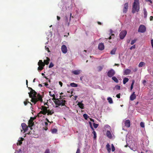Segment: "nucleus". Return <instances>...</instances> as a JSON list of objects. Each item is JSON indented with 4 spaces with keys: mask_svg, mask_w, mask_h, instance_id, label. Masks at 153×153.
Returning a JSON list of instances; mask_svg holds the SVG:
<instances>
[{
    "mask_svg": "<svg viewBox=\"0 0 153 153\" xmlns=\"http://www.w3.org/2000/svg\"><path fill=\"white\" fill-rule=\"evenodd\" d=\"M54 102L56 105L55 106L56 108H58L59 106L61 105V106H65L68 109L69 108L68 107L65 105V104H67V101L62 98L60 97L59 99H56L55 101H54Z\"/></svg>",
    "mask_w": 153,
    "mask_h": 153,
    "instance_id": "1",
    "label": "nucleus"
},
{
    "mask_svg": "<svg viewBox=\"0 0 153 153\" xmlns=\"http://www.w3.org/2000/svg\"><path fill=\"white\" fill-rule=\"evenodd\" d=\"M140 3L139 0H134L132 5V12L134 13L136 12H138L140 10Z\"/></svg>",
    "mask_w": 153,
    "mask_h": 153,
    "instance_id": "2",
    "label": "nucleus"
},
{
    "mask_svg": "<svg viewBox=\"0 0 153 153\" xmlns=\"http://www.w3.org/2000/svg\"><path fill=\"white\" fill-rule=\"evenodd\" d=\"M36 95V94L35 95H33L32 97H30L31 98V101L34 104H36L38 101H40L41 102H43L42 96L39 94H38L37 95L38 97L37 98Z\"/></svg>",
    "mask_w": 153,
    "mask_h": 153,
    "instance_id": "3",
    "label": "nucleus"
},
{
    "mask_svg": "<svg viewBox=\"0 0 153 153\" xmlns=\"http://www.w3.org/2000/svg\"><path fill=\"white\" fill-rule=\"evenodd\" d=\"M38 65L39 66L38 68V70L40 71L43 69L44 67L45 66V64H44L42 60H40L39 61Z\"/></svg>",
    "mask_w": 153,
    "mask_h": 153,
    "instance_id": "4",
    "label": "nucleus"
},
{
    "mask_svg": "<svg viewBox=\"0 0 153 153\" xmlns=\"http://www.w3.org/2000/svg\"><path fill=\"white\" fill-rule=\"evenodd\" d=\"M41 110L42 111H40V113H42L44 115H45L48 112V110L47 109L48 107L46 106H41Z\"/></svg>",
    "mask_w": 153,
    "mask_h": 153,
    "instance_id": "5",
    "label": "nucleus"
},
{
    "mask_svg": "<svg viewBox=\"0 0 153 153\" xmlns=\"http://www.w3.org/2000/svg\"><path fill=\"white\" fill-rule=\"evenodd\" d=\"M146 27L145 25H140L139 27L138 31L139 32L143 33L146 31Z\"/></svg>",
    "mask_w": 153,
    "mask_h": 153,
    "instance_id": "6",
    "label": "nucleus"
},
{
    "mask_svg": "<svg viewBox=\"0 0 153 153\" xmlns=\"http://www.w3.org/2000/svg\"><path fill=\"white\" fill-rule=\"evenodd\" d=\"M29 90H30V93H29V96L30 97H32L33 95H35L36 94H37V93L32 88L30 87L28 88Z\"/></svg>",
    "mask_w": 153,
    "mask_h": 153,
    "instance_id": "7",
    "label": "nucleus"
},
{
    "mask_svg": "<svg viewBox=\"0 0 153 153\" xmlns=\"http://www.w3.org/2000/svg\"><path fill=\"white\" fill-rule=\"evenodd\" d=\"M115 74L114 71L112 69H111L109 70L107 73L108 76L110 77L113 76Z\"/></svg>",
    "mask_w": 153,
    "mask_h": 153,
    "instance_id": "8",
    "label": "nucleus"
},
{
    "mask_svg": "<svg viewBox=\"0 0 153 153\" xmlns=\"http://www.w3.org/2000/svg\"><path fill=\"white\" fill-rule=\"evenodd\" d=\"M127 31L126 30L122 31L120 34V38L121 39H123L125 36L127 34Z\"/></svg>",
    "mask_w": 153,
    "mask_h": 153,
    "instance_id": "9",
    "label": "nucleus"
},
{
    "mask_svg": "<svg viewBox=\"0 0 153 153\" xmlns=\"http://www.w3.org/2000/svg\"><path fill=\"white\" fill-rule=\"evenodd\" d=\"M128 8V2L125 3L124 5L123 9V12L124 13H126Z\"/></svg>",
    "mask_w": 153,
    "mask_h": 153,
    "instance_id": "10",
    "label": "nucleus"
},
{
    "mask_svg": "<svg viewBox=\"0 0 153 153\" xmlns=\"http://www.w3.org/2000/svg\"><path fill=\"white\" fill-rule=\"evenodd\" d=\"M61 50L64 53H66L67 52V49L66 46L65 45H63L61 47Z\"/></svg>",
    "mask_w": 153,
    "mask_h": 153,
    "instance_id": "11",
    "label": "nucleus"
},
{
    "mask_svg": "<svg viewBox=\"0 0 153 153\" xmlns=\"http://www.w3.org/2000/svg\"><path fill=\"white\" fill-rule=\"evenodd\" d=\"M21 126L22 127V129L24 131V132H25L27 130L28 127L25 123H22Z\"/></svg>",
    "mask_w": 153,
    "mask_h": 153,
    "instance_id": "12",
    "label": "nucleus"
},
{
    "mask_svg": "<svg viewBox=\"0 0 153 153\" xmlns=\"http://www.w3.org/2000/svg\"><path fill=\"white\" fill-rule=\"evenodd\" d=\"M98 49L99 50L102 51L104 49V46L103 43H100L98 47Z\"/></svg>",
    "mask_w": 153,
    "mask_h": 153,
    "instance_id": "13",
    "label": "nucleus"
},
{
    "mask_svg": "<svg viewBox=\"0 0 153 153\" xmlns=\"http://www.w3.org/2000/svg\"><path fill=\"white\" fill-rule=\"evenodd\" d=\"M136 98V96L135 94V92H133L130 96V100L131 101H133Z\"/></svg>",
    "mask_w": 153,
    "mask_h": 153,
    "instance_id": "14",
    "label": "nucleus"
},
{
    "mask_svg": "<svg viewBox=\"0 0 153 153\" xmlns=\"http://www.w3.org/2000/svg\"><path fill=\"white\" fill-rule=\"evenodd\" d=\"M125 126L127 127H129L130 126V122L129 120H127L125 122Z\"/></svg>",
    "mask_w": 153,
    "mask_h": 153,
    "instance_id": "15",
    "label": "nucleus"
},
{
    "mask_svg": "<svg viewBox=\"0 0 153 153\" xmlns=\"http://www.w3.org/2000/svg\"><path fill=\"white\" fill-rule=\"evenodd\" d=\"M112 32H113V31L112 30H110V33L109 34V38H107V39H111L112 38H113L114 36V34H113L112 33ZM106 39H107V38H106Z\"/></svg>",
    "mask_w": 153,
    "mask_h": 153,
    "instance_id": "16",
    "label": "nucleus"
},
{
    "mask_svg": "<svg viewBox=\"0 0 153 153\" xmlns=\"http://www.w3.org/2000/svg\"><path fill=\"white\" fill-rule=\"evenodd\" d=\"M34 123L31 120H30L28 122V126L30 127H32L34 125Z\"/></svg>",
    "mask_w": 153,
    "mask_h": 153,
    "instance_id": "17",
    "label": "nucleus"
},
{
    "mask_svg": "<svg viewBox=\"0 0 153 153\" xmlns=\"http://www.w3.org/2000/svg\"><path fill=\"white\" fill-rule=\"evenodd\" d=\"M131 72V71L130 70L128 69H127L125 70L124 71V75H128L130 74Z\"/></svg>",
    "mask_w": 153,
    "mask_h": 153,
    "instance_id": "18",
    "label": "nucleus"
},
{
    "mask_svg": "<svg viewBox=\"0 0 153 153\" xmlns=\"http://www.w3.org/2000/svg\"><path fill=\"white\" fill-rule=\"evenodd\" d=\"M47 113V115H52L54 113V111L53 109L51 110H48Z\"/></svg>",
    "mask_w": 153,
    "mask_h": 153,
    "instance_id": "19",
    "label": "nucleus"
},
{
    "mask_svg": "<svg viewBox=\"0 0 153 153\" xmlns=\"http://www.w3.org/2000/svg\"><path fill=\"white\" fill-rule=\"evenodd\" d=\"M46 58V59L44 60L43 62H44V64H45V65H48L49 63V61L50 60V59L48 57H47Z\"/></svg>",
    "mask_w": 153,
    "mask_h": 153,
    "instance_id": "20",
    "label": "nucleus"
},
{
    "mask_svg": "<svg viewBox=\"0 0 153 153\" xmlns=\"http://www.w3.org/2000/svg\"><path fill=\"white\" fill-rule=\"evenodd\" d=\"M49 94L50 96L53 97L52 100L53 101H54V100H56V99L55 98V96L54 94H52L51 91H50L49 92Z\"/></svg>",
    "mask_w": 153,
    "mask_h": 153,
    "instance_id": "21",
    "label": "nucleus"
},
{
    "mask_svg": "<svg viewBox=\"0 0 153 153\" xmlns=\"http://www.w3.org/2000/svg\"><path fill=\"white\" fill-rule=\"evenodd\" d=\"M107 136L109 138H111L112 137L110 131H107L106 132Z\"/></svg>",
    "mask_w": 153,
    "mask_h": 153,
    "instance_id": "22",
    "label": "nucleus"
},
{
    "mask_svg": "<svg viewBox=\"0 0 153 153\" xmlns=\"http://www.w3.org/2000/svg\"><path fill=\"white\" fill-rule=\"evenodd\" d=\"M77 105L79 106V107L81 109H83L84 107V105L81 102H78Z\"/></svg>",
    "mask_w": 153,
    "mask_h": 153,
    "instance_id": "23",
    "label": "nucleus"
},
{
    "mask_svg": "<svg viewBox=\"0 0 153 153\" xmlns=\"http://www.w3.org/2000/svg\"><path fill=\"white\" fill-rule=\"evenodd\" d=\"M106 149L108 151V152H111V147L108 143L107 144L106 146Z\"/></svg>",
    "mask_w": 153,
    "mask_h": 153,
    "instance_id": "24",
    "label": "nucleus"
},
{
    "mask_svg": "<svg viewBox=\"0 0 153 153\" xmlns=\"http://www.w3.org/2000/svg\"><path fill=\"white\" fill-rule=\"evenodd\" d=\"M143 13L145 18H146L147 16V13L146 9L145 8L143 9Z\"/></svg>",
    "mask_w": 153,
    "mask_h": 153,
    "instance_id": "25",
    "label": "nucleus"
},
{
    "mask_svg": "<svg viewBox=\"0 0 153 153\" xmlns=\"http://www.w3.org/2000/svg\"><path fill=\"white\" fill-rule=\"evenodd\" d=\"M129 79L128 78L125 77L123 79V83L125 84L128 81Z\"/></svg>",
    "mask_w": 153,
    "mask_h": 153,
    "instance_id": "26",
    "label": "nucleus"
},
{
    "mask_svg": "<svg viewBox=\"0 0 153 153\" xmlns=\"http://www.w3.org/2000/svg\"><path fill=\"white\" fill-rule=\"evenodd\" d=\"M112 79L116 83H117L118 82V80L115 76H112Z\"/></svg>",
    "mask_w": 153,
    "mask_h": 153,
    "instance_id": "27",
    "label": "nucleus"
},
{
    "mask_svg": "<svg viewBox=\"0 0 153 153\" xmlns=\"http://www.w3.org/2000/svg\"><path fill=\"white\" fill-rule=\"evenodd\" d=\"M73 73L75 75H78L80 73V71L79 70H75L73 71Z\"/></svg>",
    "mask_w": 153,
    "mask_h": 153,
    "instance_id": "28",
    "label": "nucleus"
},
{
    "mask_svg": "<svg viewBox=\"0 0 153 153\" xmlns=\"http://www.w3.org/2000/svg\"><path fill=\"white\" fill-rule=\"evenodd\" d=\"M70 85L71 86L74 87H76L78 86L77 84L74 82L71 83Z\"/></svg>",
    "mask_w": 153,
    "mask_h": 153,
    "instance_id": "29",
    "label": "nucleus"
},
{
    "mask_svg": "<svg viewBox=\"0 0 153 153\" xmlns=\"http://www.w3.org/2000/svg\"><path fill=\"white\" fill-rule=\"evenodd\" d=\"M23 138H21V140H19V142L17 143V145H21L22 143V141H23Z\"/></svg>",
    "mask_w": 153,
    "mask_h": 153,
    "instance_id": "30",
    "label": "nucleus"
},
{
    "mask_svg": "<svg viewBox=\"0 0 153 153\" xmlns=\"http://www.w3.org/2000/svg\"><path fill=\"white\" fill-rule=\"evenodd\" d=\"M24 103L25 105H27V103H29L31 105H32V104L30 102L28 101V99H26V100L24 102Z\"/></svg>",
    "mask_w": 153,
    "mask_h": 153,
    "instance_id": "31",
    "label": "nucleus"
},
{
    "mask_svg": "<svg viewBox=\"0 0 153 153\" xmlns=\"http://www.w3.org/2000/svg\"><path fill=\"white\" fill-rule=\"evenodd\" d=\"M107 100L108 101V102L110 104H112L113 102V101L112 98L110 97H109L107 98Z\"/></svg>",
    "mask_w": 153,
    "mask_h": 153,
    "instance_id": "32",
    "label": "nucleus"
},
{
    "mask_svg": "<svg viewBox=\"0 0 153 153\" xmlns=\"http://www.w3.org/2000/svg\"><path fill=\"white\" fill-rule=\"evenodd\" d=\"M145 64V63L144 62H141L139 64L138 66L139 67H141L143 65H144Z\"/></svg>",
    "mask_w": 153,
    "mask_h": 153,
    "instance_id": "33",
    "label": "nucleus"
},
{
    "mask_svg": "<svg viewBox=\"0 0 153 153\" xmlns=\"http://www.w3.org/2000/svg\"><path fill=\"white\" fill-rule=\"evenodd\" d=\"M51 131L52 133L54 134L56 133L57 132V130L56 129L54 128L52 129Z\"/></svg>",
    "mask_w": 153,
    "mask_h": 153,
    "instance_id": "34",
    "label": "nucleus"
},
{
    "mask_svg": "<svg viewBox=\"0 0 153 153\" xmlns=\"http://www.w3.org/2000/svg\"><path fill=\"white\" fill-rule=\"evenodd\" d=\"M103 68V66H99L97 68L98 69V71H100L102 70Z\"/></svg>",
    "mask_w": 153,
    "mask_h": 153,
    "instance_id": "35",
    "label": "nucleus"
},
{
    "mask_svg": "<svg viewBox=\"0 0 153 153\" xmlns=\"http://www.w3.org/2000/svg\"><path fill=\"white\" fill-rule=\"evenodd\" d=\"M116 49H113L110 52L111 54H114L116 52Z\"/></svg>",
    "mask_w": 153,
    "mask_h": 153,
    "instance_id": "36",
    "label": "nucleus"
},
{
    "mask_svg": "<svg viewBox=\"0 0 153 153\" xmlns=\"http://www.w3.org/2000/svg\"><path fill=\"white\" fill-rule=\"evenodd\" d=\"M92 133L94 134V138L95 139L97 137L96 133L95 131H93Z\"/></svg>",
    "mask_w": 153,
    "mask_h": 153,
    "instance_id": "37",
    "label": "nucleus"
},
{
    "mask_svg": "<svg viewBox=\"0 0 153 153\" xmlns=\"http://www.w3.org/2000/svg\"><path fill=\"white\" fill-rule=\"evenodd\" d=\"M114 88L117 90H120V87L119 85H116L115 86Z\"/></svg>",
    "mask_w": 153,
    "mask_h": 153,
    "instance_id": "38",
    "label": "nucleus"
},
{
    "mask_svg": "<svg viewBox=\"0 0 153 153\" xmlns=\"http://www.w3.org/2000/svg\"><path fill=\"white\" fill-rule=\"evenodd\" d=\"M134 80H133L132 81V83L131 84V86L130 89H131V90H132L133 88V85L134 84Z\"/></svg>",
    "mask_w": 153,
    "mask_h": 153,
    "instance_id": "39",
    "label": "nucleus"
},
{
    "mask_svg": "<svg viewBox=\"0 0 153 153\" xmlns=\"http://www.w3.org/2000/svg\"><path fill=\"white\" fill-rule=\"evenodd\" d=\"M83 116L85 120L87 119L88 118V115L87 114H84L83 115Z\"/></svg>",
    "mask_w": 153,
    "mask_h": 153,
    "instance_id": "40",
    "label": "nucleus"
},
{
    "mask_svg": "<svg viewBox=\"0 0 153 153\" xmlns=\"http://www.w3.org/2000/svg\"><path fill=\"white\" fill-rule=\"evenodd\" d=\"M94 127L95 128H97L98 126L99 125L97 124H96L94 123L93 124Z\"/></svg>",
    "mask_w": 153,
    "mask_h": 153,
    "instance_id": "41",
    "label": "nucleus"
},
{
    "mask_svg": "<svg viewBox=\"0 0 153 153\" xmlns=\"http://www.w3.org/2000/svg\"><path fill=\"white\" fill-rule=\"evenodd\" d=\"M140 126L141 127L144 128L145 127L144 123L143 122H141L140 123Z\"/></svg>",
    "mask_w": 153,
    "mask_h": 153,
    "instance_id": "42",
    "label": "nucleus"
},
{
    "mask_svg": "<svg viewBox=\"0 0 153 153\" xmlns=\"http://www.w3.org/2000/svg\"><path fill=\"white\" fill-rule=\"evenodd\" d=\"M71 16H72V14H71V13L70 14V18L69 21L68 23V26H69V25H70V20H71V17H72V18H73V17Z\"/></svg>",
    "mask_w": 153,
    "mask_h": 153,
    "instance_id": "43",
    "label": "nucleus"
},
{
    "mask_svg": "<svg viewBox=\"0 0 153 153\" xmlns=\"http://www.w3.org/2000/svg\"><path fill=\"white\" fill-rule=\"evenodd\" d=\"M111 150L112 152H114L115 150V148L113 144L111 145Z\"/></svg>",
    "mask_w": 153,
    "mask_h": 153,
    "instance_id": "44",
    "label": "nucleus"
},
{
    "mask_svg": "<svg viewBox=\"0 0 153 153\" xmlns=\"http://www.w3.org/2000/svg\"><path fill=\"white\" fill-rule=\"evenodd\" d=\"M136 39H134V40H132L131 42V45H133L134 43H135L136 42Z\"/></svg>",
    "mask_w": 153,
    "mask_h": 153,
    "instance_id": "45",
    "label": "nucleus"
},
{
    "mask_svg": "<svg viewBox=\"0 0 153 153\" xmlns=\"http://www.w3.org/2000/svg\"><path fill=\"white\" fill-rule=\"evenodd\" d=\"M44 153H50V150L49 149H46Z\"/></svg>",
    "mask_w": 153,
    "mask_h": 153,
    "instance_id": "46",
    "label": "nucleus"
},
{
    "mask_svg": "<svg viewBox=\"0 0 153 153\" xmlns=\"http://www.w3.org/2000/svg\"><path fill=\"white\" fill-rule=\"evenodd\" d=\"M54 66L53 64L52 63V62H51L50 64V65L49 66V68H51L52 67H53Z\"/></svg>",
    "mask_w": 153,
    "mask_h": 153,
    "instance_id": "47",
    "label": "nucleus"
},
{
    "mask_svg": "<svg viewBox=\"0 0 153 153\" xmlns=\"http://www.w3.org/2000/svg\"><path fill=\"white\" fill-rule=\"evenodd\" d=\"M45 86L48 88H50V87H48V84L47 83H44Z\"/></svg>",
    "mask_w": 153,
    "mask_h": 153,
    "instance_id": "48",
    "label": "nucleus"
},
{
    "mask_svg": "<svg viewBox=\"0 0 153 153\" xmlns=\"http://www.w3.org/2000/svg\"><path fill=\"white\" fill-rule=\"evenodd\" d=\"M65 19L66 22H68V17H67V16H65Z\"/></svg>",
    "mask_w": 153,
    "mask_h": 153,
    "instance_id": "49",
    "label": "nucleus"
},
{
    "mask_svg": "<svg viewBox=\"0 0 153 153\" xmlns=\"http://www.w3.org/2000/svg\"><path fill=\"white\" fill-rule=\"evenodd\" d=\"M135 45H133V46H131L130 48V50H132L133 49H135Z\"/></svg>",
    "mask_w": 153,
    "mask_h": 153,
    "instance_id": "50",
    "label": "nucleus"
},
{
    "mask_svg": "<svg viewBox=\"0 0 153 153\" xmlns=\"http://www.w3.org/2000/svg\"><path fill=\"white\" fill-rule=\"evenodd\" d=\"M151 44L152 48H153V39H152L151 40Z\"/></svg>",
    "mask_w": 153,
    "mask_h": 153,
    "instance_id": "51",
    "label": "nucleus"
},
{
    "mask_svg": "<svg viewBox=\"0 0 153 153\" xmlns=\"http://www.w3.org/2000/svg\"><path fill=\"white\" fill-rule=\"evenodd\" d=\"M76 153H80V150L79 148L77 149Z\"/></svg>",
    "mask_w": 153,
    "mask_h": 153,
    "instance_id": "52",
    "label": "nucleus"
},
{
    "mask_svg": "<svg viewBox=\"0 0 153 153\" xmlns=\"http://www.w3.org/2000/svg\"><path fill=\"white\" fill-rule=\"evenodd\" d=\"M116 96L117 98H120V94H117Z\"/></svg>",
    "mask_w": 153,
    "mask_h": 153,
    "instance_id": "53",
    "label": "nucleus"
},
{
    "mask_svg": "<svg viewBox=\"0 0 153 153\" xmlns=\"http://www.w3.org/2000/svg\"><path fill=\"white\" fill-rule=\"evenodd\" d=\"M59 84L62 87V83L61 81L59 82Z\"/></svg>",
    "mask_w": 153,
    "mask_h": 153,
    "instance_id": "54",
    "label": "nucleus"
},
{
    "mask_svg": "<svg viewBox=\"0 0 153 153\" xmlns=\"http://www.w3.org/2000/svg\"><path fill=\"white\" fill-rule=\"evenodd\" d=\"M90 127L91 128V129H92V130H93V131H94V128L92 126V125H91L90 126Z\"/></svg>",
    "mask_w": 153,
    "mask_h": 153,
    "instance_id": "55",
    "label": "nucleus"
},
{
    "mask_svg": "<svg viewBox=\"0 0 153 153\" xmlns=\"http://www.w3.org/2000/svg\"><path fill=\"white\" fill-rule=\"evenodd\" d=\"M153 17L152 16H151L150 17V20L151 21L153 20Z\"/></svg>",
    "mask_w": 153,
    "mask_h": 153,
    "instance_id": "56",
    "label": "nucleus"
},
{
    "mask_svg": "<svg viewBox=\"0 0 153 153\" xmlns=\"http://www.w3.org/2000/svg\"><path fill=\"white\" fill-rule=\"evenodd\" d=\"M42 114V113H40V112H39V113L38 114V116L39 117H41V114Z\"/></svg>",
    "mask_w": 153,
    "mask_h": 153,
    "instance_id": "57",
    "label": "nucleus"
},
{
    "mask_svg": "<svg viewBox=\"0 0 153 153\" xmlns=\"http://www.w3.org/2000/svg\"><path fill=\"white\" fill-rule=\"evenodd\" d=\"M35 118L34 117H31L30 120H31L32 121H33V120L35 119Z\"/></svg>",
    "mask_w": 153,
    "mask_h": 153,
    "instance_id": "58",
    "label": "nucleus"
},
{
    "mask_svg": "<svg viewBox=\"0 0 153 153\" xmlns=\"http://www.w3.org/2000/svg\"><path fill=\"white\" fill-rule=\"evenodd\" d=\"M57 19L59 21L60 20V17L59 16H57Z\"/></svg>",
    "mask_w": 153,
    "mask_h": 153,
    "instance_id": "59",
    "label": "nucleus"
},
{
    "mask_svg": "<svg viewBox=\"0 0 153 153\" xmlns=\"http://www.w3.org/2000/svg\"><path fill=\"white\" fill-rule=\"evenodd\" d=\"M48 123L47 122H45V125L46 126H47L48 125Z\"/></svg>",
    "mask_w": 153,
    "mask_h": 153,
    "instance_id": "60",
    "label": "nucleus"
},
{
    "mask_svg": "<svg viewBox=\"0 0 153 153\" xmlns=\"http://www.w3.org/2000/svg\"><path fill=\"white\" fill-rule=\"evenodd\" d=\"M45 120L48 123H50V121H49V120H48V119L47 118H46V119H45Z\"/></svg>",
    "mask_w": 153,
    "mask_h": 153,
    "instance_id": "61",
    "label": "nucleus"
},
{
    "mask_svg": "<svg viewBox=\"0 0 153 153\" xmlns=\"http://www.w3.org/2000/svg\"><path fill=\"white\" fill-rule=\"evenodd\" d=\"M146 1H149L150 2V3H152V2L151 0H146Z\"/></svg>",
    "mask_w": 153,
    "mask_h": 153,
    "instance_id": "62",
    "label": "nucleus"
},
{
    "mask_svg": "<svg viewBox=\"0 0 153 153\" xmlns=\"http://www.w3.org/2000/svg\"><path fill=\"white\" fill-rule=\"evenodd\" d=\"M114 65H115V66H119V64H118L115 63L114 64Z\"/></svg>",
    "mask_w": 153,
    "mask_h": 153,
    "instance_id": "63",
    "label": "nucleus"
},
{
    "mask_svg": "<svg viewBox=\"0 0 153 153\" xmlns=\"http://www.w3.org/2000/svg\"><path fill=\"white\" fill-rule=\"evenodd\" d=\"M77 98V96H74V98H75V100H76Z\"/></svg>",
    "mask_w": 153,
    "mask_h": 153,
    "instance_id": "64",
    "label": "nucleus"
}]
</instances>
